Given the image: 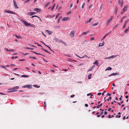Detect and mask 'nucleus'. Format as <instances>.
Listing matches in <instances>:
<instances>
[{"label": "nucleus", "mask_w": 129, "mask_h": 129, "mask_svg": "<svg viewBox=\"0 0 129 129\" xmlns=\"http://www.w3.org/2000/svg\"><path fill=\"white\" fill-rule=\"evenodd\" d=\"M19 86H16L14 87L13 88H9L8 89V90H12L13 91H9L8 92H12L16 91V89H17L19 88Z\"/></svg>", "instance_id": "obj_1"}, {"label": "nucleus", "mask_w": 129, "mask_h": 129, "mask_svg": "<svg viewBox=\"0 0 129 129\" xmlns=\"http://www.w3.org/2000/svg\"><path fill=\"white\" fill-rule=\"evenodd\" d=\"M21 21L26 26H30V24L29 23L22 19H21Z\"/></svg>", "instance_id": "obj_2"}, {"label": "nucleus", "mask_w": 129, "mask_h": 129, "mask_svg": "<svg viewBox=\"0 0 129 129\" xmlns=\"http://www.w3.org/2000/svg\"><path fill=\"white\" fill-rule=\"evenodd\" d=\"M114 16H111L110 18L108 19L106 22V24L107 25H108L112 20Z\"/></svg>", "instance_id": "obj_3"}, {"label": "nucleus", "mask_w": 129, "mask_h": 129, "mask_svg": "<svg viewBox=\"0 0 129 129\" xmlns=\"http://www.w3.org/2000/svg\"><path fill=\"white\" fill-rule=\"evenodd\" d=\"M129 21V19L126 20L123 26L122 27L123 29H124L126 27V25H127V23Z\"/></svg>", "instance_id": "obj_4"}, {"label": "nucleus", "mask_w": 129, "mask_h": 129, "mask_svg": "<svg viewBox=\"0 0 129 129\" xmlns=\"http://www.w3.org/2000/svg\"><path fill=\"white\" fill-rule=\"evenodd\" d=\"M75 33V31H74L73 30L72 31L70 34V35L71 37H73L74 35V34Z\"/></svg>", "instance_id": "obj_5"}, {"label": "nucleus", "mask_w": 129, "mask_h": 129, "mask_svg": "<svg viewBox=\"0 0 129 129\" xmlns=\"http://www.w3.org/2000/svg\"><path fill=\"white\" fill-rule=\"evenodd\" d=\"M119 74V73L117 72H116L115 73H113L111 74L110 75H109V76L110 77L113 76H115Z\"/></svg>", "instance_id": "obj_6"}, {"label": "nucleus", "mask_w": 129, "mask_h": 129, "mask_svg": "<svg viewBox=\"0 0 129 129\" xmlns=\"http://www.w3.org/2000/svg\"><path fill=\"white\" fill-rule=\"evenodd\" d=\"M123 2L122 0L121 2V0H119L118 4L119 5H121V7L123 5Z\"/></svg>", "instance_id": "obj_7"}, {"label": "nucleus", "mask_w": 129, "mask_h": 129, "mask_svg": "<svg viewBox=\"0 0 129 129\" xmlns=\"http://www.w3.org/2000/svg\"><path fill=\"white\" fill-rule=\"evenodd\" d=\"M34 10L37 12H40L41 11V10L40 9L37 8L34 9Z\"/></svg>", "instance_id": "obj_8"}, {"label": "nucleus", "mask_w": 129, "mask_h": 129, "mask_svg": "<svg viewBox=\"0 0 129 129\" xmlns=\"http://www.w3.org/2000/svg\"><path fill=\"white\" fill-rule=\"evenodd\" d=\"M13 3H14V6L16 8H18V5H17V4L16 1H15L14 0L13 1Z\"/></svg>", "instance_id": "obj_9"}, {"label": "nucleus", "mask_w": 129, "mask_h": 129, "mask_svg": "<svg viewBox=\"0 0 129 129\" xmlns=\"http://www.w3.org/2000/svg\"><path fill=\"white\" fill-rule=\"evenodd\" d=\"M127 6H125L124 8H123L122 10L123 11V12H124L126 11L127 10Z\"/></svg>", "instance_id": "obj_10"}, {"label": "nucleus", "mask_w": 129, "mask_h": 129, "mask_svg": "<svg viewBox=\"0 0 129 129\" xmlns=\"http://www.w3.org/2000/svg\"><path fill=\"white\" fill-rule=\"evenodd\" d=\"M69 19H70L69 18V17H65L64 18H63L62 19V20L63 21H66V20H69Z\"/></svg>", "instance_id": "obj_11"}, {"label": "nucleus", "mask_w": 129, "mask_h": 129, "mask_svg": "<svg viewBox=\"0 0 129 129\" xmlns=\"http://www.w3.org/2000/svg\"><path fill=\"white\" fill-rule=\"evenodd\" d=\"M93 19L92 18H90L88 20L86 21L85 22L87 23H90L91 20H92Z\"/></svg>", "instance_id": "obj_12"}, {"label": "nucleus", "mask_w": 129, "mask_h": 129, "mask_svg": "<svg viewBox=\"0 0 129 129\" xmlns=\"http://www.w3.org/2000/svg\"><path fill=\"white\" fill-rule=\"evenodd\" d=\"M35 14V13L34 12H29L28 13V14L30 15L31 16L32 15L34 14Z\"/></svg>", "instance_id": "obj_13"}, {"label": "nucleus", "mask_w": 129, "mask_h": 129, "mask_svg": "<svg viewBox=\"0 0 129 129\" xmlns=\"http://www.w3.org/2000/svg\"><path fill=\"white\" fill-rule=\"evenodd\" d=\"M46 32H47L48 34H49V35H50L51 34L52 32L49 31V30H46Z\"/></svg>", "instance_id": "obj_14"}, {"label": "nucleus", "mask_w": 129, "mask_h": 129, "mask_svg": "<svg viewBox=\"0 0 129 129\" xmlns=\"http://www.w3.org/2000/svg\"><path fill=\"white\" fill-rule=\"evenodd\" d=\"M92 75V74H89L88 76V78L89 79L91 78V77Z\"/></svg>", "instance_id": "obj_15"}, {"label": "nucleus", "mask_w": 129, "mask_h": 129, "mask_svg": "<svg viewBox=\"0 0 129 129\" xmlns=\"http://www.w3.org/2000/svg\"><path fill=\"white\" fill-rule=\"evenodd\" d=\"M112 69L111 67H108L105 70V71L107 70H112Z\"/></svg>", "instance_id": "obj_16"}, {"label": "nucleus", "mask_w": 129, "mask_h": 129, "mask_svg": "<svg viewBox=\"0 0 129 129\" xmlns=\"http://www.w3.org/2000/svg\"><path fill=\"white\" fill-rule=\"evenodd\" d=\"M93 63L97 66H98V62L97 61V60H96Z\"/></svg>", "instance_id": "obj_17"}, {"label": "nucleus", "mask_w": 129, "mask_h": 129, "mask_svg": "<svg viewBox=\"0 0 129 129\" xmlns=\"http://www.w3.org/2000/svg\"><path fill=\"white\" fill-rule=\"evenodd\" d=\"M126 15L125 16H124V17H123L121 19V23L122 22V21H123V19L126 18Z\"/></svg>", "instance_id": "obj_18"}, {"label": "nucleus", "mask_w": 129, "mask_h": 129, "mask_svg": "<svg viewBox=\"0 0 129 129\" xmlns=\"http://www.w3.org/2000/svg\"><path fill=\"white\" fill-rule=\"evenodd\" d=\"M129 30V26L128 27L126 28L124 31V33H126Z\"/></svg>", "instance_id": "obj_19"}, {"label": "nucleus", "mask_w": 129, "mask_h": 129, "mask_svg": "<svg viewBox=\"0 0 129 129\" xmlns=\"http://www.w3.org/2000/svg\"><path fill=\"white\" fill-rule=\"evenodd\" d=\"M55 41L57 42H59V39L57 38H55L54 39Z\"/></svg>", "instance_id": "obj_20"}, {"label": "nucleus", "mask_w": 129, "mask_h": 129, "mask_svg": "<svg viewBox=\"0 0 129 129\" xmlns=\"http://www.w3.org/2000/svg\"><path fill=\"white\" fill-rule=\"evenodd\" d=\"M21 77H28L29 76L26 75H21Z\"/></svg>", "instance_id": "obj_21"}, {"label": "nucleus", "mask_w": 129, "mask_h": 129, "mask_svg": "<svg viewBox=\"0 0 129 129\" xmlns=\"http://www.w3.org/2000/svg\"><path fill=\"white\" fill-rule=\"evenodd\" d=\"M62 18V16H60L59 17V18L58 19L57 21V22L58 23H59V22L60 20Z\"/></svg>", "instance_id": "obj_22"}, {"label": "nucleus", "mask_w": 129, "mask_h": 129, "mask_svg": "<svg viewBox=\"0 0 129 129\" xmlns=\"http://www.w3.org/2000/svg\"><path fill=\"white\" fill-rule=\"evenodd\" d=\"M117 56H118V55H113L111 56H110V58H114L116 57Z\"/></svg>", "instance_id": "obj_23"}, {"label": "nucleus", "mask_w": 129, "mask_h": 129, "mask_svg": "<svg viewBox=\"0 0 129 129\" xmlns=\"http://www.w3.org/2000/svg\"><path fill=\"white\" fill-rule=\"evenodd\" d=\"M6 13H10L11 14H14V13H13V12H12V11H6Z\"/></svg>", "instance_id": "obj_24"}, {"label": "nucleus", "mask_w": 129, "mask_h": 129, "mask_svg": "<svg viewBox=\"0 0 129 129\" xmlns=\"http://www.w3.org/2000/svg\"><path fill=\"white\" fill-rule=\"evenodd\" d=\"M118 8L117 7H116L115 10V13H117L118 11Z\"/></svg>", "instance_id": "obj_25"}, {"label": "nucleus", "mask_w": 129, "mask_h": 129, "mask_svg": "<svg viewBox=\"0 0 129 129\" xmlns=\"http://www.w3.org/2000/svg\"><path fill=\"white\" fill-rule=\"evenodd\" d=\"M119 25V24H117L115 26H114L113 27V29H114L115 28H116L117 27H118V25Z\"/></svg>", "instance_id": "obj_26"}, {"label": "nucleus", "mask_w": 129, "mask_h": 129, "mask_svg": "<svg viewBox=\"0 0 129 129\" xmlns=\"http://www.w3.org/2000/svg\"><path fill=\"white\" fill-rule=\"evenodd\" d=\"M32 85H28V88H32Z\"/></svg>", "instance_id": "obj_27"}, {"label": "nucleus", "mask_w": 129, "mask_h": 129, "mask_svg": "<svg viewBox=\"0 0 129 129\" xmlns=\"http://www.w3.org/2000/svg\"><path fill=\"white\" fill-rule=\"evenodd\" d=\"M99 24V23L98 22H97L96 23H95L94 24H93V26H95Z\"/></svg>", "instance_id": "obj_28"}, {"label": "nucleus", "mask_w": 129, "mask_h": 129, "mask_svg": "<svg viewBox=\"0 0 129 129\" xmlns=\"http://www.w3.org/2000/svg\"><path fill=\"white\" fill-rule=\"evenodd\" d=\"M55 6V4H54L52 7V8L51 9V10L52 11L53 10Z\"/></svg>", "instance_id": "obj_29"}, {"label": "nucleus", "mask_w": 129, "mask_h": 129, "mask_svg": "<svg viewBox=\"0 0 129 129\" xmlns=\"http://www.w3.org/2000/svg\"><path fill=\"white\" fill-rule=\"evenodd\" d=\"M85 2H84L83 4H82V9H83L84 7V6H85Z\"/></svg>", "instance_id": "obj_30"}, {"label": "nucleus", "mask_w": 129, "mask_h": 129, "mask_svg": "<svg viewBox=\"0 0 129 129\" xmlns=\"http://www.w3.org/2000/svg\"><path fill=\"white\" fill-rule=\"evenodd\" d=\"M50 2H49L48 3L45 5V7H47L48 6V5L50 4Z\"/></svg>", "instance_id": "obj_31"}, {"label": "nucleus", "mask_w": 129, "mask_h": 129, "mask_svg": "<svg viewBox=\"0 0 129 129\" xmlns=\"http://www.w3.org/2000/svg\"><path fill=\"white\" fill-rule=\"evenodd\" d=\"M34 87H36V88H39V87H40V86H38V85H34Z\"/></svg>", "instance_id": "obj_32"}, {"label": "nucleus", "mask_w": 129, "mask_h": 129, "mask_svg": "<svg viewBox=\"0 0 129 129\" xmlns=\"http://www.w3.org/2000/svg\"><path fill=\"white\" fill-rule=\"evenodd\" d=\"M22 87L24 88L28 87V85H24Z\"/></svg>", "instance_id": "obj_33"}, {"label": "nucleus", "mask_w": 129, "mask_h": 129, "mask_svg": "<svg viewBox=\"0 0 129 129\" xmlns=\"http://www.w3.org/2000/svg\"><path fill=\"white\" fill-rule=\"evenodd\" d=\"M30 26H31V27H36L35 26V25H34V24H32L31 25L30 24Z\"/></svg>", "instance_id": "obj_34"}, {"label": "nucleus", "mask_w": 129, "mask_h": 129, "mask_svg": "<svg viewBox=\"0 0 129 129\" xmlns=\"http://www.w3.org/2000/svg\"><path fill=\"white\" fill-rule=\"evenodd\" d=\"M1 67H2V68H3L5 69H6V70H7V69L6 68H5V67H6V66H1Z\"/></svg>", "instance_id": "obj_35"}, {"label": "nucleus", "mask_w": 129, "mask_h": 129, "mask_svg": "<svg viewBox=\"0 0 129 129\" xmlns=\"http://www.w3.org/2000/svg\"><path fill=\"white\" fill-rule=\"evenodd\" d=\"M87 57V56L85 54V55H84V56H82V57H80V58H83L84 57Z\"/></svg>", "instance_id": "obj_36"}, {"label": "nucleus", "mask_w": 129, "mask_h": 129, "mask_svg": "<svg viewBox=\"0 0 129 129\" xmlns=\"http://www.w3.org/2000/svg\"><path fill=\"white\" fill-rule=\"evenodd\" d=\"M30 58L35 59H37V58L35 57H34L30 56Z\"/></svg>", "instance_id": "obj_37"}, {"label": "nucleus", "mask_w": 129, "mask_h": 129, "mask_svg": "<svg viewBox=\"0 0 129 129\" xmlns=\"http://www.w3.org/2000/svg\"><path fill=\"white\" fill-rule=\"evenodd\" d=\"M104 45V44L103 43H100L99 45V46H103Z\"/></svg>", "instance_id": "obj_38"}, {"label": "nucleus", "mask_w": 129, "mask_h": 129, "mask_svg": "<svg viewBox=\"0 0 129 129\" xmlns=\"http://www.w3.org/2000/svg\"><path fill=\"white\" fill-rule=\"evenodd\" d=\"M64 55L66 56H68L69 57H71V56L70 55L67 54H65Z\"/></svg>", "instance_id": "obj_39"}, {"label": "nucleus", "mask_w": 129, "mask_h": 129, "mask_svg": "<svg viewBox=\"0 0 129 129\" xmlns=\"http://www.w3.org/2000/svg\"><path fill=\"white\" fill-rule=\"evenodd\" d=\"M62 44L64 45V46H66V43L63 41L62 42V43H61Z\"/></svg>", "instance_id": "obj_40"}, {"label": "nucleus", "mask_w": 129, "mask_h": 129, "mask_svg": "<svg viewBox=\"0 0 129 129\" xmlns=\"http://www.w3.org/2000/svg\"><path fill=\"white\" fill-rule=\"evenodd\" d=\"M87 34V32H86H86H84L83 33H82V35H86V34Z\"/></svg>", "instance_id": "obj_41"}, {"label": "nucleus", "mask_w": 129, "mask_h": 129, "mask_svg": "<svg viewBox=\"0 0 129 129\" xmlns=\"http://www.w3.org/2000/svg\"><path fill=\"white\" fill-rule=\"evenodd\" d=\"M15 36L18 38L20 39L21 38V37H19V36H17V35H15Z\"/></svg>", "instance_id": "obj_42"}, {"label": "nucleus", "mask_w": 129, "mask_h": 129, "mask_svg": "<svg viewBox=\"0 0 129 129\" xmlns=\"http://www.w3.org/2000/svg\"><path fill=\"white\" fill-rule=\"evenodd\" d=\"M116 117H118V118H120L121 117V115H116Z\"/></svg>", "instance_id": "obj_43"}, {"label": "nucleus", "mask_w": 129, "mask_h": 129, "mask_svg": "<svg viewBox=\"0 0 129 129\" xmlns=\"http://www.w3.org/2000/svg\"><path fill=\"white\" fill-rule=\"evenodd\" d=\"M43 50H44L45 51V52H46L47 53H48L50 54V53H49V52H48L47 50H44V49H42Z\"/></svg>", "instance_id": "obj_44"}, {"label": "nucleus", "mask_w": 129, "mask_h": 129, "mask_svg": "<svg viewBox=\"0 0 129 129\" xmlns=\"http://www.w3.org/2000/svg\"><path fill=\"white\" fill-rule=\"evenodd\" d=\"M102 8V5H101L100 7V11H101Z\"/></svg>", "instance_id": "obj_45"}, {"label": "nucleus", "mask_w": 129, "mask_h": 129, "mask_svg": "<svg viewBox=\"0 0 129 129\" xmlns=\"http://www.w3.org/2000/svg\"><path fill=\"white\" fill-rule=\"evenodd\" d=\"M18 57L17 56H15V57H12V59H14V58H17Z\"/></svg>", "instance_id": "obj_46"}, {"label": "nucleus", "mask_w": 129, "mask_h": 129, "mask_svg": "<svg viewBox=\"0 0 129 129\" xmlns=\"http://www.w3.org/2000/svg\"><path fill=\"white\" fill-rule=\"evenodd\" d=\"M90 95H91V96L93 95V94H91L90 93H88V94H87V95L88 96H89Z\"/></svg>", "instance_id": "obj_47"}, {"label": "nucleus", "mask_w": 129, "mask_h": 129, "mask_svg": "<svg viewBox=\"0 0 129 129\" xmlns=\"http://www.w3.org/2000/svg\"><path fill=\"white\" fill-rule=\"evenodd\" d=\"M59 14L58 13L57 14V15L56 16V18H57L58 17V16H59Z\"/></svg>", "instance_id": "obj_48"}, {"label": "nucleus", "mask_w": 129, "mask_h": 129, "mask_svg": "<svg viewBox=\"0 0 129 129\" xmlns=\"http://www.w3.org/2000/svg\"><path fill=\"white\" fill-rule=\"evenodd\" d=\"M30 0H27L25 1V3H27Z\"/></svg>", "instance_id": "obj_49"}, {"label": "nucleus", "mask_w": 129, "mask_h": 129, "mask_svg": "<svg viewBox=\"0 0 129 129\" xmlns=\"http://www.w3.org/2000/svg\"><path fill=\"white\" fill-rule=\"evenodd\" d=\"M122 98V95H121L120 97L119 98V99L120 101H121L122 100L121 98Z\"/></svg>", "instance_id": "obj_50"}, {"label": "nucleus", "mask_w": 129, "mask_h": 129, "mask_svg": "<svg viewBox=\"0 0 129 129\" xmlns=\"http://www.w3.org/2000/svg\"><path fill=\"white\" fill-rule=\"evenodd\" d=\"M5 49L7 51H9V52H10V50H8L7 48H5Z\"/></svg>", "instance_id": "obj_51"}, {"label": "nucleus", "mask_w": 129, "mask_h": 129, "mask_svg": "<svg viewBox=\"0 0 129 129\" xmlns=\"http://www.w3.org/2000/svg\"><path fill=\"white\" fill-rule=\"evenodd\" d=\"M25 60V59H20L19 60V61H24Z\"/></svg>", "instance_id": "obj_52"}, {"label": "nucleus", "mask_w": 129, "mask_h": 129, "mask_svg": "<svg viewBox=\"0 0 129 129\" xmlns=\"http://www.w3.org/2000/svg\"><path fill=\"white\" fill-rule=\"evenodd\" d=\"M34 17H39L38 16H36V15H34V16H32L31 18H33Z\"/></svg>", "instance_id": "obj_53"}, {"label": "nucleus", "mask_w": 129, "mask_h": 129, "mask_svg": "<svg viewBox=\"0 0 129 129\" xmlns=\"http://www.w3.org/2000/svg\"><path fill=\"white\" fill-rule=\"evenodd\" d=\"M74 96H75L74 95H71L70 96V97H71V98H72L74 97Z\"/></svg>", "instance_id": "obj_54"}, {"label": "nucleus", "mask_w": 129, "mask_h": 129, "mask_svg": "<svg viewBox=\"0 0 129 129\" xmlns=\"http://www.w3.org/2000/svg\"><path fill=\"white\" fill-rule=\"evenodd\" d=\"M42 34H43V35L45 37H46V36L45 35V34L44 33H43V32L42 31Z\"/></svg>", "instance_id": "obj_55"}, {"label": "nucleus", "mask_w": 129, "mask_h": 129, "mask_svg": "<svg viewBox=\"0 0 129 129\" xmlns=\"http://www.w3.org/2000/svg\"><path fill=\"white\" fill-rule=\"evenodd\" d=\"M73 5V4L72 3L70 5V8L72 7Z\"/></svg>", "instance_id": "obj_56"}, {"label": "nucleus", "mask_w": 129, "mask_h": 129, "mask_svg": "<svg viewBox=\"0 0 129 129\" xmlns=\"http://www.w3.org/2000/svg\"><path fill=\"white\" fill-rule=\"evenodd\" d=\"M92 4L91 5H90V6H89L88 7V8L89 9L90 8L92 7Z\"/></svg>", "instance_id": "obj_57"}, {"label": "nucleus", "mask_w": 129, "mask_h": 129, "mask_svg": "<svg viewBox=\"0 0 129 129\" xmlns=\"http://www.w3.org/2000/svg\"><path fill=\"white\" fill-rule=\"evenodd\" d=\"M95 66H92V67L91 68V69H93V68H94V67Z\"/></svg>", "instance_id": "obj_58"}, {"label": "nucleus", "mask_w": 129, "mask_h": 129, "mask_svg": "<svg viewBox=\"0 0 129 129\" xmlns=\"http://www.w3.org/2000/svg\"><path fill=\"white\" fill-rule=\"evenodd\" d=\"M63 41L61 40H59V42L58 43H62V42Z\"/></svg>", "instance_id": "obj_59"}, {"label": "nucleus", "mask_w": 129, "mask_h": 129, "mask_svg": "<svg viewBox=\"0 0 129 129\" xmlns=\"http://www.w3.org/2000/svg\"><path fill=\"white\" fill-rule=\"evenodd\" d=\"M111 95V94L109 93H107V95L108 96H110Z\"/></svg>", "instance_id": "obj_60"}, {"label": "nucleus", "mask_w": 129, "mask_h": 129, "mask_svg": "<svg viewBox=\"0 0 129 129\" xmlns=\"http://www.w3.org/2000/svg\"><path fill=\"white\" fill-rule=\"evenodd\" d=\"M107 112L106 111H105L104 112V114L105 115H107Z\"/></svg>", "instance_id": "obj_61"}, {"label": "nucleus", "mask_w": 129, "mask_h": 129, "mask_svg": "<svg viewBox=\"0 0 129 129\" xmlns=\"http://www.w3.org/2000/svg\"><path fill=\"white\" fill-rule=\"evenodd\" d=\"M71 11H69L67 13L68 14H69L71 13Z\"/></svg>", "instance_id": "obj_62"}, {"label": "nucleus", "mask_w": 129, "mask_h": 129, "mask_svg": "<svg viewBox=\"0 0 129 129\" xmlns=\"http://www.w3.org/2000/svg\"><path fill=\"white\" fill-rule=\"evenodd\" d=\"M94 38L93 37L91 38V40H94Z\"/></svg>", "instance_id": "obj_63"}, {"label": "nucleus", "mask_w": 129, "mask_h": 129, "mask_svg": "<svg viewBox=\"0 0 129 129\" xmlns=\"http://www.w3.org/2000/svg\"><path fill=\"white\" fill-rule=\"evenodd\" d=\"M108 117L109 118H111V116L110 115H109L108 116Z\"/></svg>", "instance_id": "obj_64"}]
</instances>
